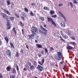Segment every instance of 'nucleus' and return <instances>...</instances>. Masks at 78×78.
Masks as SVG:
<instances>
[{
    "label": "nucleus",
    "instance_id": "1",
    "mask_svg": "<svg viewBox=\"0 0 78 78\" xmlns=\"http://www.w3.org/2000/svg\"><path fill=\"white\" fill-rule=\"evenodd\" d=\"M1 16L4 19H6V20L7 30H8L11 29V26L10 23L9 22V21L8 20V16H7L6 14L4 13H2L1 14Z\"/></svg>",
    "mask_w": 78,
    "mask_h": 78
},
{
    "label": "nucleus",
    "instance_id": "2",
    "mask_svg": "<svg viewBox=\"0 0 78 78\" xmlns=\"http://www.w3.org/2000/svg\"><path fill=\"white\" fill-rule=\"evenodd\" d=\"M41 28L43 31L42 32V31L41 30H39V33H40L41 34H43L45 36H46L47 34V33H48V30H45V29L42 26L41 27Z\"/></svg>",
    "mask_w": 78,
    "mask_h": 78
},
{
    "label": "nucleus",
    "instance_id": "3",
    "mask_svg": "<svg viewBox=\"0 0 78 78\" xmlns=\"http://www.w3.org/2000/svg\"><path fill=\"white\" fill-rule=\"evenodd\" d=\"M57 55H55V58L57 60L59 61L61 60V58L62 56V53L60 51L57 52Z\"/></svg>",
    "mask_w": 78,
    "mask_h": 78
},
{
    "label": "nucleus",
    "instance_id": "4",
    "mask_svg": "<svg viewBox=\"0 0 78 78\" xmlns=\"http://www.w3.org/2000/svg\"><path fill=\"white\" fill-rule=\"evenodd\" d=\"M47 21H48V22H51V23H52V25H53L55 27H56V23H55V22L53 21V19H52V18H51L50 17H47Z\"/></svg>",
    "mask_w": 78,
    "mask_h": 78
},
{
    "label": "nucleus",
    "instance_id": "5",
    "mask_svg": "<svg viewBox=\"0 0 78 78\" xmlns=\"http://www.w3.org/2000/svg\"><path fill=\"white\" fill-rule=\"evenodd\" d=\"M6 55L8 56V57H11V52L9 50H7L5 52Z\"/></svg>",
    "mask_w": 78,
    "mask_h": 78
},
{
    "label": "nucleus",
    "instance_id": "6",
    "mask_svg": "<svg viewBox=\"0 0 78 78\" xmlns=\"http://www.w3.org/2000/svg\"><path fill=\"white\" fill-rule=\"evenodd\" d=\"M29 36V40H30H30H33L34 38V35H32V34H31L30 35L29 34L28 35Z\"/></svg>",
    "mask_w": 78,
    "mask_h": 78
},
{
    "label": "nucleus",
    "instance_id": "7",
    "mask_svg": "<svg viewBox=\"0 0 78 78\" xmlns=\"http://www.w3.org/2000/svg\"><path fill=\"white\" fill-rule=\"evenodd\" d=\"M37 69H38V70H39L40 72H42V70H43V69L44 68H43V67L39 65H37Z\"/></svg>",
    "mask_w": 78,
    "mask_h": 78
},
{
    "label": "nucleus",
    "instance_id": "8",
    "mask_svg": "<svg viewBox=\"0 0 78 78\" xmlns=\"http://www.w3.org/2000/svg\"><path fill=\"white\" fill-rule=\"evenodd\" d=\"M32 30H33L34 31H35L36 33H38V30L34 26H33L32 27Z\"/></svg>",
    "mask_w": 78,
    "mask_h": 78
},
{
    "label": "nucleus",
    "instance_id": "9",
    "mask_svg": "<svg viewBox=\"0 0 78 78\" xmlns=\"http://www.w3.org/2000/svg\"><path fill=\"white\" fill-rule=\"evenodd\" d=\"M44 60H45L44 59V58H43L42 60L41 63V62L38 61V63L39 64H40V65H41V66H42V65H43V64L44 63Z\"/></svg>",
    "mask_w": 78,
    "mask_h": 78
},
{
    "label": "nucleus",
    "instance_id": "10",
    "mask_svg": "<svg viewBox=\"0 0 78 78\" xmlns=\"http://www.w3.org/2000/svg\"><path fill=\"white\" fill-rule=\"evenodd\" d=\"M6 70L7 72H10L11 70V66H7L6 68Z\"/></svg>",
    "mask_w": 78,
    "mask_h": 78
},
{
    "label": "nucleus",
    "instance_id": "11",
    "mask_svg": "<svg viewBox=\"0 0 78 78\" xmlns=\"http://www.w3.org/2000/svg\"><path fill=\"white\" fill-rule=\"evenodd\" d=\"M67 50H73V48L70 46H68L66 47Z\"/></svg>",
    "mask_w": 78,
    "mask_h": 78
},
{
    "label": "nucleus",
    "instance_id": "12",
    "mask_svg": "<svg viewBox=\"0 0 78 78\" xmlns=\"http://www.w3.org/2000/svg\"><path fill=\"white\" fill-rule=\"evenodd\" d=\"M12 73L13 74H16V73H17V72H16V70L15 68H13L12 69Z\"/></svg>",
    "mask_w": 78,
    "mask_h": 78
},
{
    "label": "nucleus",
    "instance_id": "13",
    "mask_svg": "<svg viewBox=\"0 0 78 78\" xmlns=\"http://www.w3.org/2000/svg\"><path fill=\"white\" fill-rule=\"evenodd\" d=\"M62 36V37H63V38H64L65 39H68V36H67V35L66 34H64L63 35V36Z\"/></svg>",
    "mask_w": 78,
    "mask_h": 78
},
{
    "label": "nucleus",
    "instance_id": "14",
    "mask_svg": "<svg viewBox=\"0 0 78 78\" xmlns=\"http://www.w3.org/2000/svg\"><path fill=\"white\" fill-rule=\"evenodd\" d=\"M4 11H5V12L7 14L9 15V16H11V14L6 9H4Z\"/></svg>",
    "mask_w": 78,
    "mask_h": 78
},
{
    "label": "nucleus",
    "instance_id": "15",
    "mask_svg": "<svg viewBox=\"0 0 78 78\" xmlns=\"http://www.w3.org/2000/svg\"><path fill=\"white\" fill-rule=\"evenodd\" d=\"M36 45L37 46V48H42V46L41 44H36Z\"/></svg>",
    "mask_w": 78,
    "mask_h": 78
},
{
    "label": "nucleus",
    "instance_id": "16",
    "mask_svg": "<svg viewBox=\"0 0 78 78\" xmlns=\"http://www.w3.org/2000/svg\"><path fill=\"white\" fill-rule=\"evenodd\" d=\"M10 44L11 46V48H13V49H14V48H14V45H13V44H12V43L11 42H10Z\"/></svg>",
    "mask_w": 78,
    "mask_h": 78
},
{
    "label": "nucleus",
    "instance_id": "17",
    "mask_svg": "<svg viewBox=\"0 0 78 78\" xmlns=\"http://www.w3.org/2000/svg\"><path fill=\"white\" fill-rule=\"evenodd\" d=\"M14 17L10 16L9 17V20L11 21H14Z\"/></svg>",
    "mask_w": 78,
    "mask_h": 78
},
{
    "label": "nucleus",
    "instance_id": "18",
    "mask_svg": "<svg viewBox=\"0 0 78 78\" xmlns=\"http://www.w3.org/2000/svg\"><path fill=\"white\" fill-rule=\"evenodd\" d=\"M67 33H68V34L70 36H71L72 33H71V32L69 30L67 29L66 30Z\"/></svg>",
    "mask_w": 78,
    "mask_h": 78
},
{
    "label": "nucleus",
    "instance_id": "19",
    "mask_svg": "<svg viewBox=\"0 0 78 78\" xmlns=\"http://www.w3.org/2000/svg\"><path fill=\"white\" fill-rule=\"evenodd\" d=\"M12 30L15 33V35L16 36V35H17V31L16 30V27H14L12 29Z\"/></svg>",
    "mask_w": 78,
    "mask_h": 78
},
{
    "label": "nucleus",
    "instance_id": "20",
    "mask_svg": "<svg viewBox=\"0 0 78 78\" xmlns=\"http://www.w3.org/2000/svg\"><path fill=\"white\" fill-rule=\"evenodd\" d=\"M49 14L50 15H53L55 14V11L52 10H50Z\"/></svg>",
    "mask_w": 78,
    "mask_h": 78
},
{
    "label": "nucleus",
    "instance_id": "21",
    "mask_svg": "<svg viewBox=\"0 0 78 78\" xmlns=\"http://www.w3.org/2000/svg\"><path fill=\"white\" fill-rule=\"evenodd\" d=\"M62 27H63V28H64L65 27V26H66V25H65V23H64L63 22L61 23H60Z\"/></svg>",
    "mask_w": 78,
    "mask_h": 78
},
{
    "label": "nucleus",
    "instance_id": "22",
    "mask_svg": "<svg viewBox=\"0 0 78 78\" xmlns=\"http://www.w3.org/2000/svg\"><path fill=\"white\" fill-rule=\"evenodd\" d=\"M59 15H60L61 16H62V17L63 18L65 19H66V18H65V17L64 16V15H63V14H62V13H61V12H59Z\"/></svg>",
    "mask_w": 78,
    "mask_h": 78
},
{
    "label": "nucleus",
    "instance_id": "23",
    "mask_svg": "<svg viewBox=\"0 0 78 78\" xmlns=\"http://www.w3.org/2000/svg\"><path fill=\"white\" fill-rule=\"evenodd\" d=\"M4 39L5 41H6V42H7V43H8V42H9V39H8V37H5Z\"/></svg>",
    "mask_w": 78,
    "mask_h": 78
},
{
    "label": "nucleus",
    "instance_id": "24",
    "mask_svg": "<svg viewBox=\"0 0 78 78\" xmlns=\"http://www.w3.org/2000/svg\"><path fill=\"white\" fill-rule=\"evenodd\" d=\"M14 14L15 16L17 17V18H19L20 16H19V14H17V13H15Z\"/></svg>",
    "mask_w": 78,
    "mask_h": 78
},
{
    "label": "nucleus",
    "instance_id": "25",
    "mask_svg": "<svg viewBox=\"0 0 78 78\" xmlns=\"http://www.w3.org/2000/svg\"><path fill=\"white\" fill-rule=\"evenodd\" d=\"M15 56H16V57H17H17H19V52H18V51H17L16 52V53L15 54Z\"/></svg>",
    "mask_w": 78,
    "mask_h": 78
},
{
    "label": "nucleus",
    "instance_id": "26",
    "mask_svg": "<svg viewBox=\"0 0 78 78\" xmlns=\"http://www.w3.org/2000/svg\"><path fill=\"white\" fill-rule=\"evenodd\" d=\"M70 44H72V45H73L74 46H75V45H76V43L73 42H70Z\"/></svg>",
    "mask_w": 78,
    "mask_h": 78
},
{
    "label": "nucleus",
    "instance_id": "27",
    "mask_svg": "<svg viewBox=\"0 0 78 78\" xmlns=\"http://www.w3.org/2000/svg\"><path fill=\"white\" fill-rule=\"evenodd\" d=\"M24 11L25 12H29V11L28 10V9H27L26 7L24 8Z\"/></svg>",
    "mask_w": 78,
    "mask_h": 78
},
{
    "label": "nucleus",
    "instance_id": "28",
    "mask_svg": "<svg viewBox=\"0 0 78 78\" xmlns=\"http://www.w3.org/2000/svg\"><path fill=\"white\" fill-rule=\"evenodd\" d=\"M68 3H69V5H70V6L71 7V8H73V4L72 2H69Z\"/></svg>",
    "mask_w": 78,
    "mask_h": 78
},
{
    "label": "nucleus",
    "instance_id": "29",
    "mask_svg": "<svg viewBox=\"0 0 78 78\" xmlns=\"http://www.w3.org/2000/svg\"><path fill=\"white\" fill-rule=\"evenodd\" d=\"M31 32H32V35L34 36V34L36 35V34L34 32V31L31 30Z\"/></svg>",
    "mask_w": 78,
    "mask_h": 78
},
{
    "label": "nucleus",
    "instance_id": "30",
    "mask_svg": "<svg viewBox=\"0 0 78 78\" xmlns=\"http://www.w3.org/2000/svg\"><path fill=\"white\" fill-rule=\"evenodd\" d=\"M43 9L45 10H48V11H50V9H48V8L46 7H44L43 8Z\"/></svg>",
    "mask_w": 78,
    "mask_h": 78
},
{
    "label": "nucleus",
    "instance_id": "31",
    "mask_svg": "<svg viewBox=\"0 0 78 78\" xmlns=\"http://www.w3.org/2000/svg\"><path fill=\"white\" fill-rule=\"evenodd\" d=\"M30 13L31 16H32L33 17L34 16V13H33V12H32V11H31L30 12Z\"/></svg>",
    "mask_w": 78,
    "mask_h": 78
},
{
    "label": "nucleus",
    "instance_id": "32",
    "mask_svg": "<svg viewBox=\"0 0 78 78\" xmlns=\"http://www.w3.org/2000/svg\"><path fill=\"white\" fill-rule=\"evenodd\" d=\"M30 70H33V69H34V67L33 65H32L30 66Z\"/></svg>",
    "mask_w": 78,
    "mask_h": 78
},
{
    "label": "nucleus",
    "instance_id": "33",
    "mask_svg": "<svg viewBox=\"0 0 78 78\" xmlns=\"http://www.w3.org/2000/svg\"><path fill=\"white\" fill-rule=\"evenodd\" d=\"M59 37H60V40H61V41H62L64 42H65V40L62 39V38L61 36H60Z\"/></svg>",
    "mask_w": 78,
    "mask_h": 78
},
{
    "label": "nucleus",
    "instance_id": "34",
    "mask_svg": "<svg viewBox=\"0 0 78 78\" xmlns=\"http://www.w3.org/2000/svg\"><path fill=\"white\" fill-rule=\"evenodd\" d=\"M7 5H9L10 4H11V2H10L9 0H8L7 1Z\"/></svg>",
    "mask_w": 78,
    "mask_h": 78
},
{
    "label": "nucleus",
    "instance_id": "35",
    "mask_svg": "<svg viewBox=\"0 0 78 78\" xmlns=\"http://www.w3.org/2000/svg\"><path fill=\"white\" fill-rule=\"evenodd\" d=\"M39 19L41 20V21H44V18L42 17H40L39 18Z\"/></svg>",
    "mask_w": 78,
    "mask_h": 78
},
{
    "label": "nucleus",
    "instance_id": "36",
    "mask_svg": "<svg viewBox=\"0 0 78 78\" xmlns=\"http://www.w3.org/2000/svg\"><path fill=\"white\" fill-rule=\"evenodd\" d=\"M20 24L21 27H22L24 26V25H23V24L22 22L21 21L20 22Z\"/></svg>",
    "mask_w": 78,
    "mask_h": 78
},
{
    "label": "nucleus",
    "instance_id": "37",
    "mask_svg": "<svg viewBox=\"0 0 78 78\" xmlns=\"http://www.w3.org/2000/svg\"><path fill=\"white\" fill-rule=\"evenodd\" d=\"M15 76L13 75H10V78H15Z\"/></svg>",
    "mask_w": 78,
    "mask_h": 78
},
{
    "label": "nucleus",
    "instance_id": "38",
    "mask_svg": "<svg viewBox=\"0 0 78 78\" xmlns=\"http://www.w3.org/2000/svg\"><path fill=\"white\" fill-rule=\"evenodd\" d=\"M73 3L74 4H77V3H78V2H76V0H73Z\"/></svg>",
    "mask_w": 78,
    "mask_h": 78
},
{
    "label": "nucleus",
    "instance_id": "39",
    "mask_svg": "<svg viewBox=\"0 0 78 78\" xmlns=\"http://www.w3.org/2000/svg\"><path fill=\"white\" fill-rule=\"evenodd\" d=\"M16 70L17 71H19V66H18V65H16Z\"/></svg>",
    "mask_w": 78,
    "mask_h": 78
},
{
    "label": "nucleus",
    "instance_id": "40",
    "mask_svg": "<svg viewBox=\"0 0 78 78\" xmlns=\"http://www.w3.org/2000/svg\"><path fill=\"white\" fill-rule=\"evenodd\" d=\"M34 66H37V62L36 61H34Z\"/></svg>",
    "mask_w": 78,
    "mask_h": 78
},
{
    "label": "nucleus",
    "instance_id": "41",
    "mask_svg": "<svg viewBox=\"0 0 78 78\" xmlns=\"http://www.w3.org/2000/svg\"><path fill=\"white\" fill-rule=\"evenodd\" d=\"M44 50L46 53H48V51L47 49V48H44Z\"/></svg>",
    "mask_w": 78,
    "mask_h": 78
},
{
    "label": "nucleus",
    "instance_id": "42",
    "mask_svg": "<svg viewBox=\"0 0 78 78\" xmlns=\"http://www.w3.org/2000/svg\"><path fill=\"white\" fill-rule=\"evenodd\" d=\"M22 15L23 16H24V17H25L26 16V15L25 14V13L24 12H23L22 13Z\"/></svg>",
    "mask_w": 78,
    "mask_h": 78
},
{
    "label": "nucleus",
    "instance_id": "43",
    "mask_svg": "<svg viewBox=\"0 0 78 78\" xmlns=\"http://www.w3.org/2000/svg\"><path fill=\"white\" fill-rule=\"evenodd\" d=\"M20 52L22 55H23V53H24L23 52V50H21L20 51Z\"/></svg>",
    "mask_w": 78,
    "mask_h": 78
},
{
    "label": "nucleus",
    "instance_id": "44",
    "mask_svg": "<svg viewBox=\"0 0 78 78\" xmlns=\"http://www.w3.org/2000/svg\"><path fill=\"white\" fill-rule=\"evenodd\" d=\"M63 4H61V3H59L58 5V6L59 7H60L61 6H63Z\"/></svg>",
    "mask_w": 78,
    "mask_h": 78
},
{
    "label": "nucleus",
    "instance_id": "45",
    "mask_svg": "<svg viewBox=\"0 0 78 78\" xmlns=\"http://www.w3.org/2000/svg\"><path fill=\"white\" fill-rule=\"evenodd\" d=\"M52 17H54V18H56V15H52L51 16Z\"/></svg>",
    "mask_w": 78,
    "mask_h": 78
},
{
    "label": "nucleus",
    "instance_id": "46",
    "mask_svg": "<svg viewBox=\"0 0 78 78\" xmlns=\"http://www.w3.org/2000/svg\"><path fill=\"white\" fill-rule=\"evenodd\" d=\"M21 19H22L23 20V21H25V19H24V18L23 17V16H21Z\"/></svg>",
    "mask_w": 78,
    "mask_h": 78
},
{
    "label": "nucleus",
    "instance_id": "47",
    "mask_svg": "<svg viewBox=\"0 0 78 78\" xmlns=\"http://www.w3.org/2000/svg\"><path fill=\"white\" fill-rule=\"evenodd\" d=\"M37 55L38 56L39 58H41V55H40V53L38 54Z\"/></svg>",
    "mask_w": 78,
    "mask_h": 78
},
{
    "label": "nucleus",
    "instance_id": "48",
    "mask_svg": "<svg viewBox=\"0 0 78 78\" xmlns=\"http://www.w3.org/2000/svg\"><path fill=\"white\" fill-rule=\"evenodd\" d=\"M26 67L27 69H30V67H29V66H28V65H26Z\"/></svg>",
    "mask_w": 78,
    "mask_h": 78
},
{
    "label": "nucleus",
    "instance_id": "49",
    "mask_svg": "<svg viewBox=\"0 0 78 78\" xmlns=\"http://www.w3.org/2000/svg\"><path fill=\"white\" fill-rule=\"evenodd\" d=\"M28 64L29 66H31V63H30V62H28Z\"/></svg>",
    "mask_w": 78,
    "mask_h": 78
},
{
    "label": "nucleus",
    "instance_id": "50",
    "mask_svg": "<svg viewBox=\"0 0 78 78\" xmlns=\"http://www.w3.org/2000/svg\"><path fill=\"white\" fill-rule=\"evenodd\" d=\"M0 78H3V76L2 74L0 73Z\"/></svg>",
    "mask_w": 78,
    "mask_h": 78
},
{
    "label": "nucleus",
    "instance_id": "51",
    "mask_svg": "<svg viewBox=\"0 0 78 78\" xmlns=\"http://www.w3.org/2000/svg\"><path fill=\"white\" fill-rule=\"evenodd\" d=\"M60 33L61 35H62V36H63V35H64V34H63V33H62V30L60 31Z\"/></svg>",
    "mask_w": 78,
    "mask_h": 78
},
{
    "label": "nucleus",
    "instance_id": "52",
    "mask_svg": "<svg viewBox=\"0 0 78 78\" xmlns=\"http://www.w3.org/2000/svg\"><path fill=\"white\" fill-rule=\"evenodd\" d=\"M25 45H26V48H27V49H29V47H28V46L26 44H25Z\"/></svg>",
    "mask_w": 78,
    "mask_h": 78
},
{
    "label": "nucleus",
    "instance_id": "53",
    "mask_svg": "<svg viewBox=\"0 0 78 78\" xmlns=\"http://www.w3.org/2000/svg\"><path fill=\"white\" fill-rule=\"evenodd\" d=\"M71 38L73 40H75V38L73 36L71 37Z\"/></svg>",
    "mask_w": 78,
    "mask_h": 78
},
{
    "label": "nucleus",
    "instance_id": "54",
    "mask_svg": "<svg viewBox=\"0 0 78 78\" xmlns=\"http://www.w3.org/2000/svg\"><path fill=\"white\" fill-rule=\"evenodd\" d=\"M41 54H42V55H44V51L43 50H42L41 52Z\"/></svg>",
    "mask_w": 78,
    "mask_h": 78
},
{
    "label": "nucleus",
    "instance_id": "55",
    "mask_svg": "<svg viewBox=\"0 0 78 78\" xmlns=\"http://www.w3.org/2000/svg\"><path fill=\"white\" fill-rule=\"evenodd\" d=\"M50 50H54V48H53V47H50Z\"/></svg>",
    "mask_w": 78,
    "mask_h": 78
},
{
    "label": "nucleus",
    "instance_id": "56",
    "mask_svg": "<svg viewBox=\"0 0 78 78\" xmlns=\"http://www.w3.org/2000/svg\"><path fill=\"white\" fill-rule=\"evenodd\" d=\"M2 41H1V39H0V46L2 45Z\"/></svg>",
    "mask_w": 78,
    "mask_h": 78
},
{
    "label": "nucleus",
    "instance_id": "57",
    "mask_svg": "<svg viewBox=\"0 0 78 78\" xmlns=\"http://www.w3.org/2000/svg\"><path fill=\"white\" fill-rule=\"evenodd\" d=\"M22 31L23 33V34H24V31H23V29H22Z\"/></svg>",
    "mask_w": 78,
    "mask_h": 78
},
{
    "label": "nucleus",
    "instance_id": "58",
    "mask_svg": "<svg viewBox=\"0 0 78 78\" xmlns=\"http://www.w3.org/2000/svg\"><path fill=\"white\" fill-rule=\"evenodd\" d=\"M31 5H32V6H35V3H32Z\"/></svg>",
    "mask_w": 78,
    "mask_h": 78
},
{
    "label": "nucleus",
    "instance_id": "59",
    "mask_svg": "<svg viewBox=\"0 0 78 78\" xmlns=\"http://www.w3.org/2000/svg\"><path fill=\"white\" fill-rule=\"evenodd\" d=\"M23 70H24L25 71H27V69H26V68H23Z\"/></svg>",
    "mask_w": 78,
    "mask_h": 78
},
{
    "label": "nucleus",
    "instance_id": "60",
    "mask_svg": "<svg viewBox=\"0 0 78 78\" xmlns=\"http://www.w3.org/2000/svg\"><path fill=\"white\" fill-rule=\"evenodd\" d=\"M64 62H60V64H63V63H64Z\"/></svg>",
    "mask_w": 78,
    "mask_h": 78
},
{
    "label": "nucleus",
    "instance_id": "61",
    "mask_svg": "<svg viewBox=\"0 0 78 78\" xmlns=\"http://www.w3.org/2000/svg\"><path fill=\"white\" fill-rule=\"evenodd\" d=\"M44 27H45V28H47V26H46V25L45 24H44Z\"/></svg>",
    "mask_w": 78,
    "mask_h": 78
},
{
    "label": "nucleus",
    "instance_id": "62",
    "mask_svg": "<svg viewBox=\"0 0 78 78\" xmlns=\"http://www.w3.org/2000/svg\"><path fill=\"white\" fill-rule=\"evenodd\" d=\"M65 69V66H63V70H64Z\"/></svg>",
    "mask_w": 78,
    "mask_h": 78
},
{
    "label": "nucleus",
    "instance_id": "63",
    "mask_svg": "<svg viewBox=\"0 0 78 78\" xmlns=\"http://www.w3.org/2000/svg\"><path fill=\"white\" fill-rule=\"evenodd\" d=\"M69 78H72V76H71L69 75Z\"/></svg>",
    "mask_w": 78,
    "mask_h": 78
},
{
    "label": "nucleus",
    "instance_id": "64",
    "mask_svg": "<svg viewBox=\"0 0 78 78\" xmlns=\"http://www.w3.org/2000/svg\"><path fill=\"white\" fill-rule=\"evenodd\" d=\"M35 42H36L37 43V40H35Z\"/></svg>",
    "mask_w": 78,
    "mask_h": 78
}]
</instances>
